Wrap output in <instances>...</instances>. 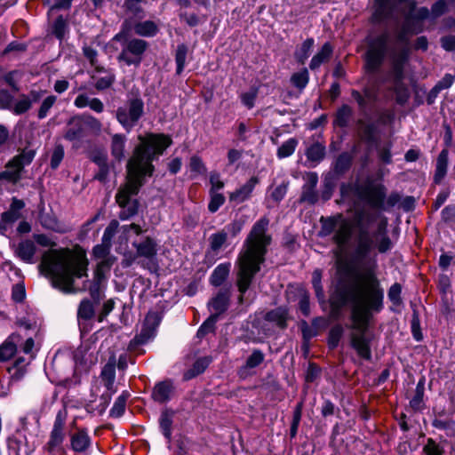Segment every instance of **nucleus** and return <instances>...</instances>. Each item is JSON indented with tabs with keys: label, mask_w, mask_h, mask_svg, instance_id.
Instances as JSON below:
<instances>
[{
	"label": "nucleus",
	"mask_w": 455,
	"mask_h": 455,
	"mask_svg": "<svg viewBox=\"0 0 455 455\" xmlns=\"http://www.w3.org/2000/svg\"><path fill=\"white\" fill-rule=\"evenodd\" d=\"M189 168L191 172H194L196 175L204 174L206 172V167L204 164L197 156H193L190 158Z\"/></svg>",
	"instance_id": "nucleus-56"
},
{
	"label": "nucleus",
	"mask_w": 455,
	"mask_h": 455,
	"mask_svg": "<svg viewBox=\"0 0 455 455\" xmlns=\"http://www.w3.org/2000/svg\"><path fill=\"white\" fill-rule=\"evenodd\" d=\"M308 81L309 74L307 68H303L291 76L292 85L299 90H303L307 85Z\"/></svg>",
	"instance_id": "nucleus-38"
},
{
	"label": "nucleus",
	"mask_w": 455,
	"mask_h": 455,
	"mask_svg": "<svg viewBox=\"0 0 455 455\" xmlns=\"http://www.w3.org/2000/svg\"><path fill=\"white\" fill-rule=\"evenodd\" d=\"M161 431L164 437L170 442L172 439V413L164 411L159 419Z\"/></svg>",
	"instance_id": "nucleus-33"
},
{
	"label": "nucleus",
	"mask_w": 455,
	"mask_h": 455,
	"mask_svg": "<svg viewBox=\"0 0 455 455\" xmlns=\"http://www.w3.org/2000/svg\"><path fill=\"white\" fill-rule=\"evenodd\" d=\"M245 220L243 219H235L231 223L225 226L223 228L227 235L235 236L237 235L244 226Z\"/></svg>",
	"instance_id": "nucleus-48"
},
{
	"label": "nucleus",
	"mask_w": 455,
	"mask_h": 455,
	"mask_svg": "<svg viewBox=\"0 0 455 455\" xmlns=\"http://www.w3.org/2000/svg\"><path fill=\"white\" fill-rule=\"evenodd\" d=\"M64 157V148L61 145H57L53 148L51 156V167L57 169Z\"/></svg>",
	"instance_id": "nucleus-61"
},
{
	"label": "nucleus",
	"mask_w": 455,
	"mask_h": 455,
	"mask_svg": "<svg viewBox=\"0 0 455 455\" xmlns=\"http://www.w3.org/2000/svg\"><path fill=\"white\" fill-rule=\"evenodd\" d=\"M36 156V150L32 148H25L18 156L12 159L19 164L22 168L28 165Z\"/></svg>",
	"instance_id": "nucleus-44"
},
{
	"label": "nucleus",
	"mask_w": 455,
	"mask_h": 455,
	"mask_svg": "<svg viewBox=\"0 0 455 455\" xmlns=\"http://www.w3.org/2000/svg\"><path fill=\"white\" fill-rule=\"evenodd\" d=\"M229 291H220L209 303L211 311L212 312V315L218 316L225 312L228 307L229 301Z\"/></svg>",
	"instance_id": "nucleus-22"
},
{
	"label": "nucleus",
	"mask_w": 455,
	"mask_h": 455,
	"mask_svg": "<svg viewBox=\"0 0 455 455\" xmlns=\"http://www.w3.org/2000/svg\"><path fill=\"white\" fill-rule=\"evenodd\" d=\"M23 168L13 159L10 160L4 172H0V180H4L11 183H17L21 177Z\"/></svg>",
	"instance_id": "nucleus-25"
},
{
	"label": "nucleus",
	"mask_w": 455,
	"mask_h": 455,
	"mask_svg": "<svg viewBox=\"0 0 455 455\" xmlns=\"http://www.w3.org/2000/svg\"><path fill=\"white\" fill-rule=\"evenodd\" d=\"M352 108L348 105H343L337 111L335 124L339 127L347 126L352 116Z\"/></svg>",
	"instance_id": "nucleus-40"
},
{
	"label": "nucleus",
	"mask_w": 455,
	"mask_h": 455,
	"mask_svg": "<svg viewBox=\"0 0 455 455\" xmlns=\"http://www.w3.org/2000/svg\"><path fill=\"white\" fill-rule=\"evenodd\" d=\"M434 426L438 429L446 430L448 435H455V422L453 420L436 419L434 421Z\"/></svg>",
	"instance_id": "nucleus-63"
},
{
	"label": "nucleus",
	"mask_w": 455,
	"mask_h": 455,
	"mask_svg": "<svg viewBox=\"0 0 455 455\" xmlns=\"http://www.w3.org/2000/svg\"><path fill=\"white\" fill-rule=\"evenodd\" d=\"M423 450L427 455H443L444 452L443 449L433 439L427 440V443L424 446Z\"/></svg>",
	"instance_id": "nucleus-64"
},
{
	"label": "nucleus",
	"mask_w": 455,
	"mask_h": 455,
	"mask_svg": "<svg viewBox=\"0 0 455 455\" xmlns=\"http://www.w3.org/2000/svg\"><path fill=\"white\" fill-rule=\"evenodd\" d=\"M358 133L361 139L369 143L372 144L376 140V125L372 123H365L360 121L358 123Z\"/></svg>",
	"instance_id": "nucleus-30"
},
{
	"label": "nucleus",
	"mask_w": 455,
	"mask_h": 455,
	"mask_svg": "<svg viewBox=\"0 0 455 455\" xmlns=\"http://www.w3.org/2000/svg\"><path fill=\"white\" fill-rule=\"evenodd\" d=\"M148 47L146 41L142 39H132L124 46L118 60L124 61L126 65H140L142 55Z\"/></svg>",
	"instance_id": "nucleus-10"
},
{
	"label": "nucleus",
	"mask_w": 455,
	"mask_h": 455,
	"mask_svg": "<svg viewBox=\"0 0 455 455\" xmlns=\"http://www.w3.org/2000/svg\"><path fill=\"white\" fill-rule=\"evenodd\" d=\"M84 122V130L86 128L90 129L92 132L95 133H100L102 129V124L96 117L88 115V116H80Z\"/></svg>",
	"instance_id": "nucleus-47"
},
{
	"label": "nucleus",
	"mask_w": 455,
	"mask_h": 455,
	"mask_svg": "<svg viewBox=\"0 0 455 455\" xmlns=\"http://www.w3.org/2000/svg\"><path fill=\"white\" fill-rule=\"evenodd\" d=\"M448 150L443 149L437 156L434 180L440 183L447 173L448 168Z\"/></svg>",
	"instance_id": "nucleus-27"
},
{
	"label": "nucleus",
	"mask_w": 455,
	"mask_h": 455,
	"mask_svg": "<svg viewBox=\"0 0 455 455\" xmlns=\"http://www.w3.org/2000/svg\"><path fill=\"white\" fill-rule=\"evenodd\" d=\"M33 238L37 244L51 248L42 255L40 268L53 287L65 293L76 292L75 279L87 276L89 262L85 252L68 248L52 249L56 243L44 234H35Z\"/></svg>",
	"instance_id": "nucleus-3"
},
{
	"label": "nucleus",
	"mask_w": 455,
	"mask_h": 455,
	"mask_svg": "<svg viewBox=\"0 0 455 455\" xmlns=\"http://www.w3.org/2000/svg\"><path fill=\"white\" fill-rule=\"evenodd\" d=\"M66 439V413L60 411L54 419L49 439L43 449L50 455L64 454L63 446Z\"/></svg>",
	"instance_id": "nucleus-8"
},
{
	"label": "nucleus",
	"mask_w": 455,
	"mask_h": 455,
	"mask_svg": "<svg viewBox=\"0 0 455 455\" xmlns=\"http://www.w3.org/2000/svg\"><path fill=\"white\" fill-rule=\"evenodd\" d=\"M257 96L258 89L251 88L249 92L242 93L240 98L243 105L251 109L254 107Z\"/></svg>",
	"instance_id": "nucleus-53"
},
{
	"label": "nucleus",
	"mask_w": 455,
	"mask_h": 455,
	"mask_svg": "<svg viewBox=\"0 0 455 455\" xmlns=\"http://www.w3.org/2000/svg\"><path fill=\"white\" fill-rule=\"evenodd\" d=\"M396 6L402 10L404 18L403 25L396 35L402 47H409V38L413 34L423 30V20H427L429 11L426 7L417 9L413 0H375L373 20L380 22L387 19Z\"/></svg>",
	"instance_id": "nucleus-5"
},
{
	"label": "nucleus",
	"mask_w": 455,
	"mask_h": 455,
	"mask_svg": "<svg viewBox=\"0 0 455 455\" xmlns=\"http://www.w3.org/2000/svg\"><path fill=\"white\" fill-rule=\"evenodd\" d=\"M265 319L268 322L275 323L280 328L286 327L288 319V312L283 307H277L266 314Z\"/></svg>",
	"instance_id": "nucleus-29"
},
{
	"label": "nucleus",
	"mask_w": 455,
	"mask_h": 455,
	"mask_svg": "<svg viewBox=\"0 0 455 455\" xmlns=\"http://www.w3.org/2000/svg\"><path fill=\"white\" fill-rule=\"evenodd\" d=\"M352 98L357 102L359 109L364 112L376 100V92L372 88L365 87L363 92L356 90L351 92Z\"/></svg>",
	"instance_id": "nucleus-21"
},
{
	"label": "nucleus",
	"mask_w": 455,
	"mask_h": 455,
	"mask_svg": "<svg viewBox=\"0 0 455 455\" xmlns=\"http://www.w3.org/2000/svg\"><path fill=\"white\" fill-rule=\"evenodd\" d=\"M333 49L330 43H325L321 50L312 58L309 68L317 69L322 64L327 62L332 54Z\"/></svg>",
	"instance_id": "nucleus-26"
},
{
	"label": "nucleus",
	"mask_w": 455,
	"mask_h": 455,
	"mask_svg": "<svg viewBox=\"0 0 455 455\" xmlns=\"http://www.w3.org/2000/svg\"><path fill=\"white\" fill-rule=\"evenodd\" d=\"M36 251L35 242L29 239L20 242L14 249V253L22 261L26 263H33L34 257Z\"/></svg>",
	"instance_id": "nucleus-18"
},
{
	"label": "nucleus",
	"mask_w": 455,
	"mask_h": 455,
	"mask_svg": "<svg viewBox=\"0 0 455 455\" xmlns=\"http://www.w3.org/2000/svg\"><path fill=\"white\" fill-rule=\"evenodd\" d=\"M129 395V393L124 391L116 398L109 412L111 417L119 418L124 413Z\"/></svg>",
	"instance_id": "nucleus-34"
},
{
	"label": "nucleus",
	"mask_w": 455,
	"mask_h": 455,
	"mask_svg": "<svg viewBox=\"0 0 455 455\" xmlns=\"http://www.w3.org/2000/svg\"><path fill=\"white\" fill-rule=\"evenodd\" d=\"M160 323V316L157 312L150 311L146 315L140 332L134 337L131 344L142 345L147 343L155 336L156 327Z\"/></svg>",
	"instance_id": "nucleus-11"
},
{
	"label": "nucleus",
	"mask_w": 455,
	"mask_h": 455,
	"mask_svg": "<svg viewBox=\"0 0 455 455\" xmlns=\"http://www.w3.org/2000/svg\"><path fill=\"white\" fill-rule=\"evenodd\" d=\"M217 322L216 315H211L199 328L197 331V336L202 338L206 334L213 331L215 323Z\"/></svg>",
	"instance_id": "nucleus-58"
},
{
	"label": "nucleus",
	"mask_w": 455,
	"mask_h": 455,
	"mask_svg": "<svg viewBox=\"0 0 455 455\" xmlns=\"http://www.w3.org/2000/svg\"><path fill=\"white\" fill-rule=\"evenodd\" d=\"M102 383L106 387L107 392L103 393L100 396V405L105 409L108 405L112 395L116 392V389L114 386L115 380H107Z\"/></svg>",
	"instance_id": "nucleus-46"
},
{
	"label": "nucleus",
	"mask_w": 455,
	"mask_h": 455,
	"mask_svg": "<svg viewBox=\"0 0 455 455\" xmlns=\"http://www.w3.org/2000/svg\"><path fill=\"white\" fill-rule=\"evenodd\" d=\"M321 222V229L319 231V235L322 237L329 236L331 235H334L337 226L339 225L338 221V214L332 217H322L320 220Z\"/></svg>",
	"instance_id": "nucleus-31"
},
{
	"label": "nucleus",
	"mask_w": 455,
	"mask_h": 455,
	"mask_svg": "<svg viewBox=\"0 0 455 455\" xmlns=\"http://www.w3.org/2000/svg\"><path fill=\"white\" fill-rule=\"evenodd\" d=\"M230 264H220L212 272L211 275V283L214 286H220L228 275Z\"/></svg>",
	"instance_id": "nucleus-32"
},
{
	"label": "nucleus",
	"mask_w": 455,
	"mask_h": 455,
	"mask_svg": "<svg viewBox=\"0 0 455 455\" xmlns=\"http://www.w3.org/2000/svg\"><path fill=\"white\" fill-rule=\"evenodd\" d=\"M376 269L377 263L372 260L361 267L356 276L357 283L341 278L331 297L335 307L352 305V328L355 331L351 334V345L359 356L367 360L371 358V353L365 332L371 313H378L383 308L384 291L380 287Z\"/></svg>",
	"instance_id": "nucleus-1"
},
{
	"label": "nucleus",
	"mask_w": 455,
	"mask_h": 455,
	"mask_svg": "<svg viewBox=\"0 0 455 455\" xmlns=\"http://www.w3.org/2000/svg\"><path fill=\"white\" fill-rule=\"evenodd\" d=\"M187 54H188L187 45H185L184 44H179L176 49V53H175V61L177 64L176 73L178 75L181 74V72L184 70Z\"/></svg>",
	"instance_id": "nucleus-45"
},
{
	"label": "nucleus",
	"mask_w": 455,
	"mask_h": 455,
	"mask_svg": "<svg viewBox=\"0 0 455 455\" xmlns=\"http://www.w3.org/2000/svg\"><path fill=\"white\" fill-rule=\"evenodd\" d=\"M391 148L392 143L389 141L377 149L379 158L386 164L392 163Z\"/></svg>",
	"instance_id": "nucleus-55"
},
{
	"label": "nucleus",
	"mask_w": 455,
	"mask_h": 455,
	"mask_svg": "<svg viewBox=\"0 0 455 455\" xmlns=\"http://www.w3.org/2000/svg\"><path fill=\"white\" fill-rule=\"evenodd\" d=\"M317 200H318V195H317V191L315 190V188H307V187L303 186L300 201L313 204L316 203Z\"/></svg>",
	"instance_id": "nucleus-57"
},
{
	"label": "nucleus",
	"mask_w": 455,
	"mask_h": 455,
	"mask_svg": "<svg viewBox=\"0 0 455 455\" xmlns=\"http://www.w3.org/2000/svg\"><path fill=\"white\" fill-rule=\"evenodd\" d=\"M211 200L208 204V210L211 212H216L221 205L225 203V197L222 194L218 192L210 191Z\"/></svg>",
	"instance_id": "nucleus-49"
},
{
	"label": "nucleus",
	"mask_w": 455,
	"mask_h": 455,
	"mask_svg": "<svg viewBox=\"0 0 455 455\" xmlns=\"http://www.w3.org/2000/svg\"><path fill=\"white\" fill-rule=\"evenodd\" d=\"M228 239L227 234L224 230H220L210 236L211 247L213 251L220 250Z\"/></svg>",
	"instance_id": "nucleus-51"
},
{
	"label": "nucleus",
	"mask_w": 455,
	"mask_h": 455,
	"mask_svg": "<svg viewBox=\"0 0 455 455\" xmlns=\"http://www.w3.org/2000/svg\"><path fill=\"white\" fill-rule=\"evenodd\" d=\"M126 137L124 134L116 133L111 138V155L117 161H121L124 157V146Z\"/></svg>",
	"instance_id": "nucleus-28"
},
{
	"label": "nucleus",
	"mask_w": 455,
	"mask_h": 455,
	"mask_svg": "<svg viewBox=\"0 0 455 455\" xmlns=\"http://www.w3.org/2000/svg\"><path fill=\"white\" fill-rule=\"evenodd\" d=\"M144 115V102L139 94H129L124 105L116 111V118L126 132H131Z\"/></svg>",
	"instance_id": "nucleus-7"
},
{
	"label": "nucleus",
	"mask_w": 455,
	"mask_h": 455,
	"mask_svg": "<svg viewBox=\"0 0 455 455\" xmlns=\"http://www.w3.org/2000/svg\"><path fill=\"white\" fill-rule=\"evenodd\" d=\"M401 292H402V286L398 283H394L389 288L387 296H388L389 300L394 305L401 304V302H402Z\"/></svg>",
	"instance_id": "nucleus-59"
},
{
	"label": "nucleus",
	"mask_w": 455,
	"mask_h": 455,
	"mask_svg": "<svg viewBox=\"0 0 455 455\" xmlns=\"http://www.w3.org/2000/svg\"><path fill=\"white\" fill-rule=\"evenodd\" d=\"M410 48L393 47L389 52L392 73L395 80L401 81L403 78L404 67L409 60Z\"/></svg>",
	"instance_id": "nucleus-12"
},
{
	"label": "nucleus",
	"mask_w": 455,
	"mask_h": 455,
	"mask_svg": "<svg viewBox=\"0 0 455 455\" xmlns=\"http://www.w3.org/2000/svg\"><path fill=\"white\" fill-rule=\"evenodd\" d=\"M388 40L389 35L385 32L370 44L366 52V68L369 71L373 72L379 68L387 52Z\"/></svg>",
	"instance_id": "nucleus-9"
},
{
	"label": "nucleus",
	"mask_w": 455,
	"mask_h": 455,
	"mask_svg": "<svg viewBox=\"0 0 455 455\" xmlns=\"http://www.w3.org/2000/svg\"><path fill=\"white\" fill-rule=\"evenodd\" d=\"M94 315V307L92 301L89 299H84L81 301L78 310H77V318L84 320H90Z\"/></svg>",
	"instance_id": "nucleus-41"
},
{
	"label": "nucleus",
	"mask_w": 455,
	"mask_h": 455,
	"mask_svg": "<svg viewBox=\"0 0 455 455\" xmlns=\"http://www.w3.org/2000/svg\"><path fill=\"white\" fill-rule=\"evenodd\" d=\"M325 148L322 144L314 143L307 149L306 156L309 161L318 163L323 158Z\"/></svg>",
	"instance_id": "nucleus-37"
},
{
	"label": "nucleus",
	"mask_w": 455,
	"mask_h": 455,
	"mask_svg": "<svg viewBox=\"0 0 455 455\" xmlns=\"http://www.w3.org/2000/svg\"><path fill=\"white\" fill-rule=\"evenodd\" d=\"M298 145L296 139L291 138L283 142L277 149V157L282 159L291 156Z\"/></svg>",
	"instance_id": "nucleus-43"
},
{
	"label": "nucleus",
	"mask_w": 455,
	"mask_h": 455,
	"mask_svg": "<svg viewBox=\"0 0 455 455\" xmlns=\"http://www.w3.org/2000/svg\"><path fill=\"white\" fill-rule=\"evenodd\" d=\"M338 221L339 225L336 228L332 240L341 248L347 244L351 237L352 226L350 221L344 218L342 214H338Z\"/></svg>",
	"instance_id": "nucleus-13"
},
{
	"label": "nucleus",
	"mask_w": 455,
	"mask_h": 455,
	"mask_svg": "<svg viewBox=\"0 0 455 455\" xmlns=\"http://www.w3.org/2000/svg\"><path fill=\"white\" fill-rule=\"evenodd\" d=\"M269 220L260 218L254 223L250 234L244 241L243 250L238 258L237 286L241 293L239 300L248 290L252 278L260 270V265L265 260L267 247L271 243V236L267 234Z\"/></svg>",
	"instance_id": "nucleus-4"
},
{
	"label": "nucleus",
	"mask_w": 455,
	"mask_h": 455,
	"mask_svg": "<svg viewBox=\"0 0 455 455\" xmlns=\"http://www.w3.org/2000/svg\"><path fill=\"white\" fill-rule=\"evenodd\" d=\"M385 197L386 192L382 186L370 187L364 191V199L372 207L381 206Z\"/></svg>",
	"instance_id": "nucleus-24"
},
{
	"label": "nucleus",
	"mask_w": 455,
	"mask_h": 455,
	"mask_svg": "<svg viewBox=\"0 0 455 455\" xmlns=\"http://www.w3.org/2000/svg\"><path fill=\"white\" fill-rule=\"evenodd\" d=\"M134 31L137 35L142 36H153L157 32V27L153 21L147 20L137 23Z\"/></svg>",
	"instance_id": "nucleus-36"
},
{
	"label": "nucleus",
	"mask_w": 455,
	"mask_h": 455,
	"mask_svg": "<svg viewBox=\"0 0 455 455\" xmlns=\"http://www.w3.org/2000/svg\"><path fill=\"white\" fill-rule=\"evenodd\" d=\"M132 244L136 248V257L145 258L150 262L156 258L157 243L153 238L147 236L141 242L133 243Z\"/></svg>",
	"instance_id": "nucleus-15"
},
{
	"label": "nucleus",
	"mask_w": 455,
	"mask_h": 455,
	"mask_svg": "<svg viewBox=\"0 0 455 455\" xmlns=\"http://www.w3.org/2000/svg\"><path fill=\"white\" fill-rule=\"evenodd\" d=\"M259 181L258 177H251L244 185L229 194V200L236 204L248 200Z\"/></svg>",
	"instance_id": "nucleus-16"
},
{
	"label": "nucleus",
	"mask_w": 455,
	"mask_h": 455,
	"mask_svg": "<svg viewBox=\"0 0 455 455\" xmlns=\"http://www.w3.org/2000/svg\"><path fill=\"white\" fill-rule=\"evenodd\" d=\"M32 106V100L28 95L22 94L20 99L12 105L10 109L15 115H21L27 112Z\"/></svg>",
	"instance_id": "nucleus-42"
},
{
	"label": "nucleus",
	"mask_w": 455,
	"mask_h": 455,
	"mask_svg": "<svg viewBox=\"0 0 455 455\" xmlns=\"http://www.w3.org/2000/svg\"><path fill=\"white\" fill-rule=\"evenodd\" d=\"M70 448L78 453L86 451L92 444L91 437L86 428H77L69 435Z\"/></svg>",
	"instance_id": "nucleus-14"
},
{
	"label": "nucleus",
	"mask_w": 455,
	"mask_h": 455,
	"mask_svg": "<svg viewBox=\"0 0 455 455\" xmlns=\"http://www.w3.org/2000/svg\"><path fill=\"white\" fill-rule=\"evenodd\" d=\"M100 261L97 264V268L94 273V284L90 287L89 290L92 294L98 290L100 283L105 278L106 274L110 270L112 265L116 261V258L107 257L106 259H100Z\"/></svg>",
	"instance_id": "nucleus-20"
},
{
	"label": "nucleus",
	"mask_w": 455,
	"mask_h": 455,
	"mask_svg": "<svg viewBox=\"0 0 455 455\" xmlns=\"http://www.w3.org/2000/svg\"><path fill=\"white\" fill-rule=\"evenodd\" d=\"M211 361L210 357H202L197 359L193 364L192 369L187 372L186 378H193L203 373L211 363Z\"/></svg>",
	"instance_id": "nucleus-39"
},
{
	"label": "nucleus",
	"mask_w": 455,
	"mask_h": 455,
	"mask_svg": "<svg viewBox=\"0 0 455 455\" xmlns=\"http://www.w3.org/2000/svg\"><path fill=\"white\" fill-rule=\"evenodd\" d=\"M85 135L83 119L80 116L72 117L66 128L64 138L69 141H78Z\"/></svg>",
	"instance_id": "nucleus-17"
},
{
	"label": "nucleus",
	"mask_w": 455,
	"mask_h": 455,
	"mask_svg": "<svg viewBox=\"0 0 455 455\" xmlns=\"http://www.w3.org/2000/svg\"><path fill=\"white\" fill-rule=\"evenodd\" d=\"M140 143L127 163L126 182L116 195V201L122 208L119 213L122 220L137 214L139 202L132 197L138 195L145 178L152 176L155 169L152 162L172 144L171 138L164 134L150 133L145 138L140 137Z\"/></svg>",
	"instance_id": "nucleus-2"
},
{
	"label": "nucleus",
	"mask_w": 455,
	"mask_h": 455,
	"mask_svg": "<svg viewBox=\"0 0 455 455\" xmlns=\"http://www.w3.org/2000/svg\"><path fill=\"white\" fill-rule=\"evenodd\" d=\"M56 100H57L56 96L51 95V96L46 97L43 100L41 107L38 110V118L44 119V117L47 116L49 110L55 104Z\"/></svg>",
	"instance_id": "nucleus-54"
},
{
	"label": "nucleus",
	"mask_w": 455,
	"mask_h": 455,
	"mask_svg": "<svg viewBox=\"0 0 455 455\" xmlns=\"http://www.w3.org/2000/svg\"><path fill=\"white\" fill-rule=\"evenodd\" d=\"M314 39L313 38H307L306 39L299 50L295 52V59L300 64H304L307 59L309 57L311 50L314 46Z\"/></svg>",
	"instance_id": "nucleus-35"
},
{
	"label": "nucleus",
	"mask_w": 455,
	"mask_h": 455,
	"mask_svg": "<svg viewBox=\"0 0 455 455\" xmlns=\"http://www.w3.org/2000/svg\"><path fill=\"white\" fill-rule=\"evenodd\" d=\"M173 390V384L171 380L159 382L152 391V398L156 403H165L171 400Z\"/></svg>",
	"instance_id": "nucleus-19"
},
{
	"label": "nucleus",
	"mask_w": 455,
	"mask_h": 455,
	"mask_svg": "<svg viewBox=\"0 0 455 455\" xmlns=\"http://www.w3.org/2000/svg\"><path fill=\"white\" fill-rule=\"evenodd\" d=\"M10 372L12 373V377L15 379H20L23 377L26 372V363L23 358H18L13 366L10 368Z\"/></svg>",
	"instance_id": "nucleus-52"
},
{
	"label": "nucleus",
	"mask_w": 455,
	"mask_h": 455,
	"mask_svg": "<svg viewBox=\"0 0 455 455\" xmlns=\"http://www.w3.org/2000/svg\"><path fill=\"white\" fill-rule=\"evenodd\" d=\"M342 334L343 328L339 324L335 325L331 329L329 333V344L331 347H335L338 345Z\"/></svg>",
	"instance_id": "nucleus-62"
},
{
	"label": "nucleus",
	"mask_w": 455,
	"mask_h": 455,
	"mask_svg": "<svg viewBox=\"0 0 455 455\" xmlns=\"http://www.w3.org/2000/svg\"><path fill=\"white\" fill-rule=\"evenodd\" d=\"M67 32V22L63 17H58L52 24V34L59 39H62Z\"/></svg>",
	"instance_id": "nucleus-50"
},
{
	"label": "nucleus",
	"mask_w": 455,
	"mask_h": 455,
	"mask_svg": "<svg viewBox=\"0 0 455 455\" xmlns=\"http://www.w3.org/2000/svg\"><path fill=\"white\" fill-rule=\"evenodd\" d=\"M375 220L376 215L369 212H360L355 215L357 235L355 254L358 259L365 258L374 247L380 253H385L393 246L387 235L386 219L381 220L378 224L377 230L372 235H370L369 228Z\"/></svg>",
	"instance_id": "nucleus-6"
},
{
	"label": "nucleus",
	"mask_w": 455,
	"mask_h": 455,
	"mask_svg": "<svg viewBox=\"0 0 455 455\" xmlns=\"http://www.w3.org/2000/svg\"><path fill=\"white\" fill-rule=\"evenodd\" d=\"M264 361V354L259 350L255 349L252 351L251 355L246 360V367L247 368H255L259 366Z\"/></svg>",
	"instance_id": "nucleus-60"
},
{
	"label": "nucleus",
	"mask_w": 455,
	"mask_h": 455,
	"mask_svg": "<svg viewBox=\"0 0 455 455\" xmlns=\"http://www.w3.org/2000/svg\"><path fill=\"white\" fill-rule=\"evenodd\" d=\"M21 340L19 334H12L8 339L0 346V361L9 360L17 351V345Z\"/></svg>",
	"instance_id": "nucleus-23"
}]
</instances>
